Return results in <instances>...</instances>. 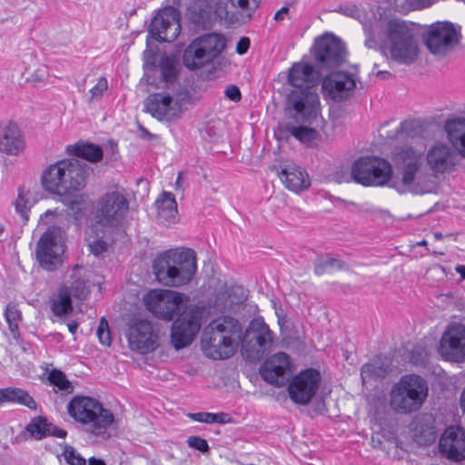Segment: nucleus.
<instances>
[{
	"instance_id": "7",
	"label": "nucleus",
	"mask_w": 465,
	"mask_h": 465,
	"mask_svg": "<svg viewBox=\"0 0 465 465\" xmlns=\"http://www.w3.org/2000/svg\"><path fill=\"white\" fill-rule=\"evenodd\" d=\"M428 396L426 381L416 374L402 376L390 392L391 407L399 413L418 411Z\"/></svg>"
},
{
	"instance_id": "12",
	"label": "nucleus",
	"mask_w": 465,
	"mask_h": 465,
	"mask_svg": "<svg viewBox=\"0 0 465 465\" xmlns=\"http://www.w3.org/2000/svg\"><path fill=\"white\" fill-rule=\"evenodd\" d=\"M273 344V333L262 319L252 320L242 341V354L251 361H257L269 352Z\"/></svg>"
},
{
	"instance_id": "42",
	"label": "nucleus",
	"mask_w": 465,
	"mask_h": 465,
	"mask_svg": "<svg viewBox=\"0 0 465 465\" xmlns=\"http://www.w3.org/2000/svg\"><path fill=\"white\" fill-rule=\"evenodd\" d=\"M14 204L15 211L20 213L22 217L27 219V213L34 204L30 192L28 190H25V188H19L18 195L14 202Z\"/></svg>"
},
{
	"instance_id": "18",
	"label": "nucleus",
	"mask_w": 465,
	"mask_h": 465,
	"mask_svg": "<svg viewBox=\"0 0 465 465\" xmlns=\"http://www.w3.org/2000/svg\"><path fill=\"white\" fill-rule=\"evenodd\" d=\"M313 56L321 68H331L341 64L346 56L342 42L331 34H325L316 39Z\"/></svg>"
},
{
	"instance_id": "21",
	"label": "nucleus",
	"mask_w": 465,
	"mask_h": 465,
	"mask_svg": "<svg viewBox=\"0 0 465 465\" xmlns=\"http://www.w3.org/2000/svg\"><path fill=\"white\" fill-rule=\"evenodd\" d=\"M439 351L449 361H465V326L456 322L449 324L441 336Z\"/></svg>"
},
{
	"instance_id": "49",
	"label": "nucleus",
	"mask_w": 465,
	"mask_h": 465,
	"mask_svg": "<svg viewBox=\"0 0 465 465\" xmlns=\"http://www.w3.org/2000/svg\"><path fill=\"white\" fill-rule=\"evenodd\" d=\"M97 337L101 344L110 346L112 342L109 325L104 317L100 319L99 326L96 331Z\"/></svg>"
},
{
	"instance_id": "54",
	"label": "nucleus",
	"mask_w": 465,
	"mask_h": 465,
	"mask_svg": "<svg viewBox=\"0 0 465 465\" xmlns=\"http://www.w3.org/2000/svg\"><path fill=\"white\" fill-rule=\"evenodd\" d=\"M225 95L232 101L233 102H238L241 100V92H240V89L239 87H237L236 85H230L228 86L225 91Z\"/></svg>"
},
{
	"instance_id": "15",
	"label": "nucleus",
	"mask_w": 465,
	"mask_h": 465,
	"mask_svg": "<svg viewBox=\"0 0 465 465\" xmlns=\"http://www.w3.org/2000/svg\"><path fill=\"white\" fill-rule=\"evenodd\" d=\"M128 209L129 203L122 193H107L97 201L94 219L103 226L116 227L124 220Z\"/></svg>"
},
{
	"instance_id": "24",
	"label": "nucleus",
	"mask_w": 465,
	"mask_h": 465,
	"mask_svg": "<svg viewBox=\"0 0 465 465\" xmlns=\"http://www.w3.org/2000/svg\"><path fill=\"white\" fill-rule=\"evenodd\" d=\"M341 11L343 15L357 19L362 25L366 35L365 46L375 48L378 45L376 34H380L383 28L382 18H377L373 13L367 14L363 9L353 5L342 7Z\"/></svg>"
},
{
	"instance_id": "1",
	"label": "nucleus",
	"mask_w": 465,
	"mask_h": 465,
	"mask_svg": "<svg viewBox=\"0 0 465 465\" xmlns=\"http://www.w3.org/2000/svg\"><path fill=\"white\" fill-rule=\"evenodd\" d=\"M381 54L398 64L411 65L419 57V45L413 29L405 21L383 20V28L376 34Z\"/></svg>"
},
{
	"instance_id": "33",
	"label": "nucleus",
	"mask_w": 465,
	"mask_h": 465,
	"mask_svg": "<svg viewBox=\"0 0 465 465\" xmlns=\"http://www.w3.org/2000/svg\"><path fill=\"white\" fill-rule=\"evenodd\" d=\"M155 206L161 223H173L177 220V203L172 193L163 192L155 201Z\"/></svg>"
},
{
	"instance_id": "32",
	"label": "nucleus",
	"mask_w": 465,
	"mask_h": 465,
	"mask_svg": "<svg viewBox=\"0 0 465 465\" xmlns=\"http://www.w3.org/2000/svg\"><path fill=\"white\" fill-rule=\"evenodd\" d=\"M444 129L450 143L465 159V117H455L446 121Z\"/></svg>"
},
{
	"instance_id": "11",
	"label": "nucleus",
	"mask_w": 465,
	"mask_h": 465,
	"mask_svg": "<svg viewBox=\"0 0 465 465\" xmlns=\"http://www.w3.org/2000/svg\"><path fill=\"white\" fill-rule=\"evenodd\" d=\"M186 300V296L172 290L153 289L143 297L148 312L158 319L171 322L176 317Z\"/></svg>"
},
{
	"instance_id": "4",
	"label": "nucleus",
	"mask_w": 465,
	"mask_h": 465,
	"mask_svg": "<svg viewBox=\"0 0 465 465\" xmlns=\"http://www.w3.org/2000/svg\"><path fill=\"white\" fill-rule=\"evenodd\" d=\"M241 332L238 321L232 317L224 316L212 321L203 330V353L213 360L230 358L237 349Z\"/></svg>"
},
{
	"instance_id": "47",
	"label": "nucleus",
	"mask_w": 465,
	"mask_h": 465,
	"mask_svg": "<svg viewBox=\"0 0 465 465\" xmlns=\"http://www.w3.org/2000/svg\"><path fill=\"white\" fill-rule=\"evenodd\" d=\"M229 2L232 3V6H235L236 9L241 12L242 17L246 14L249 18L252 15V12H253L259 5V0H222V4Z\"/></svg>"
},
{
	"instance_id": "13",
	"label": "nucleus",
	"mask_w": 465,
	"mask_h": 465,
	"mask_svg": "<svg viewBox=\"0 0 465 465\" xmlns=\"http://www.w3.org/2000/svg\"><path fill=\"white\" fill-rule=\"evenodd\" d=\"M355 183L370 187L384 186L392 177L391 164L378 156H363L354 161Z\"/></svg>"
},
{
	"instance_id": "53",
	"label": "nucleus",
	"mask_w": 465,
	"mask_h": 465,
	"mask_svg": "<svg viewBox=\"0 0 465 465\" xmlns=\"http://www.w3.org/2000/svg\"><path fill=\"white\" fill-rule=\"evenodd\" d=\"M189 416L195 421L204 422L208 424H212L213 420H214L213 419L215 418L213 413L211 412H196L191 413L189 414Z\"/></svg>"
},
{
	"instance_id": "34",
	"label": "nucleus",
	"mask_w": 465,
	"mask_h": 465,
	"mask_svg": "<svg viewBox=\"0 0 465 465\" xmlns=\"http://www.w3.org/2000/svg\"><path fill=\"white\" fill-rule=\"evenodd\" d=\"M66 153L70 155L83 158L92 163L100 161L103 157V149L96 144L77 142L66 146Z\"/></svg>"
},
{
	"instance_id": "55",
	"label": "nucleus",
	"mask_w": 465,
	"mask_h": 465,
	"mask_svg": "<svg viewBox=\"0 0 465 465\" xmlns=\"http://www.w3.org/2000/svg\"><path fill=\"white\" fill-rule=\"evenodd\" d=\"M250 39L248 37H242L236 45V52L239 54H244L250 47Z\"/></svg>"
},
{
	"instance_id": "25",
	"label": "nucleus",
	"mask_w": 465,
	"mask_h": 465,
	"mask_svg": "<svg viewBox=\"0 0 465 465\" xmlns=\"http://www.w3.org/2000/svg\"><path fill=\"white\" fill-rule=\"evenodd\" d=\"M439 447L440 452L450 460H465V430L460 426L448 427L440 439Z\"/></svg>"
},
{
	"instance_id": "5",
	"label": "nucleus",
	"mask_w": 465,
	"mask_h": 465,
	"mask_svg": "<svg viewBox=\"0 0 465 465\" xmlns=\"http://www.w3.org/2000/svg\"><path fill=\"white\" fill-rule=\"evenodd\" d=\"M43 188L53 194L69 195L84 184V171L75 159H63L45 167L41 174Z\"/></svg>"
},
{
	"instance_id": "61",
	"label": "nucleus",
	"mask_w": 465,
	"mask_h": 465,
	"mask_svg": "<svg viewBox=\"0 0 465 465\" xmlns=\"http://www.w3.org/2000/svg\"><path fill=\"white\" fill-rule=\"evenodd\" d=\"M78 326H79V324L75 321H72V322H68V324H67L68 330L72 334H74L76 332Z\"/></svg>"
},
{
	"instance_id": "28",
	"label": "nucleus",
	"mask_w": 465,
	"mask_h": 465,
	"mask_svg": "<svg viewBox=\"0 0 465 465\" xmlns=\"http://www.w3.org/2000/svg\"><path fill=\"white\" fill-rule=\"evenodd\" d=\"M25 136L16 124H0V153L17 156L25 151Z\"/></svg>"
},
{
	"instance_id": "43",
	"label": "nucleus",
	"mask_w": 465,
	"mask_h": 465,
	"mask_svg": "<svg viewBox=\"0 0 465 465\" xmlns=\"http://www.w3.org/2000/svg\"><path fill=\"white\" fill-rule=\"evenodd\" d=\"M48 379L57 391H61L63 394H70L74 391V386L61 371H52L49 373Z\"/></svg>"
},
{
	"instance_id": "37",
	"label": "nucleus",
	"mask_w": 465,
	"mask_h": 465,
	"mask_svg": "<svg viewBox=\"0 0 465 465\" xmlns=\"http://www.w3.org/2000/svg\"><path fill=\"white\" fill-rule=\"evenodd\" d=\"M52 312L56 316H64L73 310L71 292L67 287H62L58 294L52 300Z\"/></svg>"
},
{
	"instance_id": "6",
	"label": "nucleus",
	"mask_w": 465,
	"mask_h": 465,
	"mask_svg": "<svg viewBox=\"0 0 465 465\" xmlns=\"http://www.w3.org/2000/svg\"><path fill=\"white\" fill-rule=\"evenodd\" d=\"M67 412L76 422L84 426L85 432L96 437H105L115 420L110 410L88 396H74L67 405Z\"/></svg>"
},
{
	"instance_id": "16",
	"label": "nucleus",
	"mask_w": 465,
	"mask_h": 465,
	"mask_svg": "<svg viewBox=\"0 0 465 465\" xmlns=\"http://www.w3.org/2000/svg\"><path fill=\"white\" fill-rule=\"evenodd\" d=\"M460 27L450 22H436L430 25L423 35L424 43L433 54H444L460 39Z\"/></svg>"
},
{
	"instance_id": "36",
	"label": "nucleus",
	"mask_w": 465,
	"mask_h": 465,
	"mask_svg": "<svg viewBox=\"0 0 465 465\" xmlns=\"http://www.w3.org/2000/svg\"><path fill=\"white\" fill-rule=\"evenodd\" d=\"M387 371L381 362L380 359L373 360L371 362H368L362 365L361 369V378L363 385L371 381H376L384 377Z\"/></svg>"
},
{
	"instance_id": "19",
	"label": "nucleus",
	"mask_w": 465,
	"mask_h": 465,
	"mask_svg": "<svg viewBox=\"0 0 465 465\" xmlns=\"http://www.w3.org/2000/svg\"><path fill=\"white\" fill-rule=\"evenodd\" d=\"M180 19L179 10L173 6L164 7L153 18L149 26V33L159 42L171 43L180 34Z\"/></svg>"
},
{
	"instance_id": "52",
	"label": "nucleus",
	"mask_w": 465,
	"mask_h": 465,
	"mask_svg": "<svg viewBox=\"0 0 465 465\" xmlns=\"http://www.w3.org/2000/svg\"><path fill=\"white\" fill-rule=\"evenodd\" d=\"M89 249L92 253L98 256L107 250V243L102 239H98L89 243Z\"/></svg>"
},
{
	"instance_id": "8",
	"label": "nucleus",
	"mask_w": 465,
	"mask_h": 465,
	"mask_svg": "<svg viewBox=\"0 0 465 465\" xmlns=\"http://www.w3.org/2000/svg\"><path fill=\"white\" fill-rule=\"evenodd\" d=\"M192 104V94L185 87L178 84L172 92L150 94L144 101V108L159 121H173Z\"/></svg>"
},
{
	"instance_id": "39",
	"label": "nucleus",
	"mask_w": 465,
	"mask_h": 465,
	"mask_svg": "<svg viewBox=\"0 0 465 465\" xmlns=\"http://www.w3.org/2000/svg\"><path fill=\"white\" fill-rule=\"evenodd\" d=\"M84 271L83 266H74L73 270L72 278H74V282L71 284L72 293L73 295L79 299L84 300L87 297L90 292V288L86 284L84 280L80 279L82 272Z\"/></svg>"
},
{
	"instance_id": "35",
	"label": "nucleus",
	"mask_w": 465,
	"mask_h": 465,
	"mask_svg": "<svg viewBox=\"0 0 465 465\" xmlns=\"http://www.w3.org/2000/svg\"><path fill=\"white\" fill-rule=\"evenodd\" d=\"M5 402H14L26 406L31 410H35L37 407L36 402L31 397L27 391L19 389L7 387L0 389V404Z\"/></svg>"
},
{
	"instance_id": "9",
	"label": "nucleus",
	"mask_w": 465,
	"mask_h": 465,
	"mask_svg": "<svg viewBox=\"0 0 465 465\" xmlns=\"http://www.w3.org/2000/svg\"><path fill=\"white\" fill-rule=\"evenodd\" d=\"M64 251V231L58 226H49L36 244L35 257L44 270L53 272L62 265Z\"/></svg>"
},
{
	"instance_id": "2",
	"label": "nucleus",
	"mask_w": 465,
	"mask_h": 465,
	"mask_svg": "<svg viewBox=\"0 0 465 465\" xmlns=\"http://www.w3.org/2000/svg\"><path fill=\"white\" fill-rule=\"evenodd\" d=\"M288 81L296 88L288 95V105L295 112L294 119L307 122L315 118L320 102L313 90L317 81L313 66L307 63L294 64L290 69Z\"/></svg>"
},
{
	"instance_id": "59",
	"label": "nucleus",
	"mask_w": 465,
	"mask_h": 465,
	"mask_svg": "<svg viewBox=\"0 0 465 465\" xmlns=\"http://www.w3.org/2000/svg\"><path fill=\"white\" fill-rule=\"evenodd\" d=\"M288 12H289V8L287 6H283L275 13L273 19L275 21H282L284 19L285 15L288 14Z\"/></svg>"
},
{
	"instance_id": "50",
	"label": "nucleus",
	"mask_w": 465,
	"mask_h": 465,
	"mask_svg": "<svg viewBox=\"0 0 465 465\" xmlns=\"http://www.w3.org/2000/svg\"><path fill=\"white\" fill-rule=\"evenodd\" d=\"M108 88V82L105 77H100L95 85L90 90L91 97L89 103L100 99Z\"/></svg>"
},
{
	"instance_id": "17",
	"label": "nucleus",
	"mask_w": 465,
	"mask_h": 465,
	"mask_svg": "<svg viewBox=\"0 0 465 465\" xmlns=\"http://www.w3.org/2000/svg\"><path fill=\"white\" fill-rule=\"evenodd\" d=\"M202 314L197 308L184 311L172 324L171 342L176 351L192 344L201 329Z\"/></svg>"
},
{
	"instance_id": "46",
	"label": "nucleus",
	"mask_w": 465,
	"mask_h": 465,
	"mask_svg": "<svg viewBox=\"0 0 465 465\" xmlns=\"http://www.w3.org/2000/svg\"><path fill=\"white\" fill-rule=\"evenodd\" d=\"M332 179L338 183H355L354 163L351 167L348 165H339L332 173Z\"/></svg>"
},
{
	"instance_id": "58",
	"label": "nucleus",
	"mask_w": 465,
	"mask_h": 465,
	"mask_svg": "<svg viewBox=\"0 0 465 465\" xmlns=\"http://www.w3.org/2000/svg\"><path fill=\"white\" fill-rule=\"evenodd\" d=\"M215 418L213 420V423H221L224 424L230 420L229 415L224 412L213 413Z\"/></svg>"
},
{
	"instance_id": "26",
	"label": "nucleus",
	"mask_w": 465,
	"mask_h": 465,
	"mask_svg": "<svg viewBox=\"0 0 465 465\" xmlns=\"http://www.w3.org/2000/svg\"><path fill=\"white\" fill-rule=\"evenodd\" d=\"M264 381L276 386H282L291 371L290 357L285 352H278L270 357L261 367Z\"/></svg>"
},
{
	"instance_id": "22",
	"label": "nucleus",
	"mask_w": 465,
	"mask_h": 465,
	"mask_svg": "<svg viewBox=\"0 0 465 465\" xmlns=\"http://www.w3.org/2000/svg\"><path fill=\"white\" fill-rule=\"evenodd\" d=\"M356 81L352 74L338 71L328 74L322 84L323 98L333 102L349 99L355 89Z\"/></svg>"
},
{
	"instance_id": "29",
	"label": "nucleus",
	"mask_w": 465,
	"mask_h": 465,
	"mask_svg": "<svg viewBox=\"0 0 465 465\" xmlns=\"http://www.w3.org/2000/svg\"><path fill=\"white\" fill-rule=\"evenodd\" d=\"M284 186L294 193L307 190L311 185L308 173L296 164H287L278 173Z\"/></svg>"
},
{
	"instance_id": "10",
	"label": "nucleus",
	"mask_w": 465,
	"mask_h": 465,
	"mask_svg": "<svg viewBox=\"0 0 465 465\" xmlns=\"http://www.w3.org/2000/svg\"><path fill=\"white\" fill-rule=\"evenodd\" d=\"M225 38L219 34H207L196 38L185 49L183 64L189 69H197L212 62L225 48Z\"/></svg>"
},
{
	"instance_id": "44",
	"label": "nucleus",
	"mask_w": 465,
	"mask_h": 465,
	"mask_svg": "<svg viewBox=\"0 0 465 465\" xmlns=\"http://www.w3.org/2000/svg\"><path fill=\"white\" fill-rule=\"evenodd\" d=\"M159 66L163 81L167 84H172L177 76V70L173 60L164 56L161 59Z\"/></svg>"
},
{
	"instance_id": "62",
	"label": "nucleus",
	"mask_w": 465,
	"mask_h": 465,
	"mask_svg": "<svg viewBox=\"0 0 465 465\" xmlns=\"http://www.w3.org/2000/svg\"><path fill=\"white\" fill-rule=\"evenodd\" d=\"M89 465H106L105 462L102 459H97L95 457H91L88 460Z\"/></svg>"
},
{
	"instance_id": "30",
	"label": "nucleus",
	"mask_w": 465,
	"mask_h": 465,
	"mask_svg": "<svg viewBox=\"0 0 465 465\" xmlns=\"http://www.w3.org/2000/svg\"><path fill=\"white\" fill-rule=\"evenodd\" d=\"M187 4L186 18L195 25L205 26L213 11V0H184ZM174 4H180L173 0Z\"/></svg>"
},
{
	"instance_id": "60",
	"label": "nucleus",
	"mask_w": 465,
	"mask_h": 465,
	"mask_svg": "<svg viewBox=\"0 0 465 465\" xmlns=\"http://www.w3.org/2000/svg\"><path fill=\"white\" fill-rule=\"evenodd\" d=\"M55 215V211H53V210H47L43 215H41V222L44 223H48V219L50 217H54Z\"/></svg>"
},
{
	"instance_id": "40",
	"label": "nucleus",
	"mask_w": 465,
	"mask_h": 465,
	"mask_svg": "<svg viewBox=\"0 0 465 465\" xmlns=\"http://www.w3.org/2000/svg\"><path fill=\"white\" fill-rule=\"evenodd\" d=\"M5 321L14 338L19 335V323L22 321V313L16 304L9 302L5 311Z\"/></svg>"
},
{
	"instance_id": "41",
	"label": "nucleus",
	"mask_w": 465,
	"mask_h": 465,
	"mask_svg": "<svg viewBox=\"0 0 465 465\" xmlns=\"http://www.w3.org/2000/svg\"><path fill=\"white\" fill-rule=\"evenodd\" d=\"M288 132L297 140L303 143L311 144L320 137L319 133L310 127L305 126H288Z\"/></svg>"
},
{
	"instance_id": "23",
	"label": "nucleus",
	"mask_w": 465,
	"mask_h": 465,
	"mask_svg": "<svg viewBox=\"0 0 465 465\" xmlns=\"http://www.w3.org/2000/svg\"><path fill=\"white\" fill-rule=\"evenodd\" d=\"M423 155L422 148H416L409 144L397 147L391 154V160L396 168L402 169V183L411 185L415 174L420 167Z\"/></svg>"
},
{
	"instance_id": "48",
	"label": "nucleus",
	"mask_w": 465,
	"mask_h": 465,
	"mask_svg": "<svg viewBox=\"0 0 465 465\" xmlns=\"http://www.w3.org/2000/svg\"><path fill=\"white\" fill-rule=\"evenodd\" d=\"M62 455L69 465H86V460L74 447L68 444L64 445Z\"/></svg>"
},
{
	"instance_id": "14",
	"label": "nucleus",
	"mask_w": 465,
	"mask_h": 465,
	"mask_svg": "<svg viewBox=\"0 0 465 465\" xmlns=\"http://www.w3.org/2000/svg\"><path fill=\"white\" fill-rule=\"evenodd\" d=\"M125 337L129 349L142 355L154 351L160 345L159 331L151 321L141 317L129 321Z\"/></svg>"
},
{
	"instance_id": "31",
	"label": "nucleus",
	"mask_w": 465,
	"mask_h": 465,
	"mask_svg": "<svg viewBox=\"0 0 465 465\" xmlns=\"http://www.w3.org/2000/svg\"><path fill=\"white\" fill-rule=\"evenodd\" d=\"M25 430L35 440H42L48 436L63 439L67 435L65 430L56 427L42 416L34 418Z\"/></svg>"
},
{
	"instance_id": "56",
	"label": "nucleus",
	"mask_w": 465,
	"mask_h": 465,
	"mask_svg": "<svg viewBox=\"0 0 465 465\" xmlns=\"http://www.w3.org/2000/svg\"><path fill=\"white\" fill-rule=\"evenodd\" d=\"M46 76H47V72H46L45 67V66H41L32 75V79L35 82H41V81H44Z\"/></svg>"
},
{
	"instance_id": "20",
	"label": "nucleus",
	"mask_w": 465,
	"mask_h": 465,
	"mask_svg": "<svg viewBox=\"0 0 465 465\" xmlns=\"http://www.w3.org/2000/svg\"><path fill=\"white\" fill-rule=\"evenodd\" d=\"M321 381V374L314 369H307L295 375L288 385L291 400L301 405L308 404L315 395Z\"/></svg>"
},
{
	"instance_id": "3",
	"label": "nucleus",
	"mask_w": 465,
	"mask_h": 465,
	"mask_svg": "<svg viewBox=\"0 0 465 465\" xmlns=\"http://www.w3.org/2000/svg\"><path fill=\"white\" fill-rule=\"evenodd\" d=\"M157 281L170 287L187 284L197 271L196 253L189 248H175L159 254L153 264Z\"/></svg>"
},
{
	"instance_id": "38",
	"label": "nucleus",
	"mask_w": 465,
	"mask_h": 465,
	"mask_svg": "<svg viewBox=\"0 0 465 465\" xmlns=\"http://www.w3.org/2000/svg\"><path fill=\"white\" fill-rule=\"evenodd\" d=\"M232 3L222 4V0H219L216 4L214 13L216 15L228 24L238 23L242 19V14L235 6H232Z\"/></svg>"
},
{
	"instance_id": "64",
	"label": "nucleus",
	"mask_w": 465,
	"mask_h": 465,
	"mask_svg": "<svg viewBox=\"0 0 465 465\" xmlns=\"http://www.w3.org/2000/svg\"><path fill=\"white\" fill-rule=\"evenodd\" d=\"M456 272L461 276L462 279H465V265H458L456 267Z\"/></svg>"
},
{
	"instance_id": "51",
	"label": "nucleus",
	"mask_w": 465,
	"mask_h": 465,
	"mask_svg": "<svg viewBox=\"0 0 465 465\" xmlns=\"http://www.w3.org/2000/svg\"><path fill=\"white\" fill-rule=\"evenodd\" d=\"M187 444L189 447L201 452H206L209 450L207 440L198 436H190L187 439Z\"/></svg>"
},
{
	"instance_id": "27",
	"label": "nucleus",
	"mask_w": 465,
	"mask_h": 465,
	"mask_svg": "<svg viewBox=\"0 0 465 465\" xmlns=\"http://www.w3.org/2000/svg\"><path fill=\"white\" fill-rule=\"evenodd\" d=\"M427 163L433 173L453 171L458 163L457 153L449 145L439 143L430 147L426 154Z\"/></svg>"
},
{
	"instance_id": "45",
	"label": "nucleus",
	"mask_w": 465,
	"mask_h": 465,
	"mask_svg": "<svg viewBox=\"0 0 465 465\" xmlns=\"http://www.w3.org/2000/svg\"><path fill=\"white\" fill-rule=\"evenodd\" d=\"M342 266H343V262L341 260L331 258V257L321 258L315 263L314 272L318 275H322V274L328 272L331 270L341 269Z\"/></svg>"
},
{
	"instance_id": "63",
	"label": "nucleus",
	"mask_w": 465,
	"mask_h": 465,
	"mask_svg": "<svg viewBox=\"0 0 465 465\" xmlns=\"http://www.w3.org/2000/svg\"><path fill=\"white\" fill-rule=\"evenodd\" d=\"M460 403V408H461L462 411L465 413V388L463 389V391L461 392Z\"/></svg>"
},
{
	"instance_id": "57",
	"label": "nucleus",
	"mask_w": 465,
	"mask_h": 465,
	"mask_svg": "<svg viewBox=\"0 0 465 465\" xmlns=\"http://www.w3.org/2000/svg\"><path fill=\"white\" fill-rule=\"evenodd\" d=\"M411 129H412V124L411 123H410V122H403L401 124L400 129L397 132V134H398L399 137H403L404 134L409 135V134L411 131Z\"/></svg>"
}]
</instances>
